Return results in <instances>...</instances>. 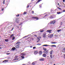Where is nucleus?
Returning a JSON list of instances; mask_svg holds the SVG:
<instances>
[{
  "label": "nucleus",
  "mask_w": 65,
  "mask_h": 65,
  "mask_svg": "<svg viewBox=\"0 0 65 65\" xmlns=\"http://www.w3.org/2000/svg\"><path fill=\"white\" fill-rule=\"evenodd\" d=\"M41 38V37L40 36H38V39H39V38Z\"/></svg>",
  "instance_id": "29"
},
{
  "label": "nucleus",
  "mask_w": 65,
  "mask_h": 65,
  "mask_svg": "<svg viewBox=\"0 0 65 65\" xmlns=\"http://www.w3.org/2000/svg\"><path fill=\"white\" fill-rule=\"evenodd\" d=\"M30 35H28L27 36H25V37H23V38H25V37H28V36H30Z\"/></svg>",
  "instance_id": "24"
},
{
  "label": "nucleus",
  "mask_w": 65,
  "mask_h": 65,
  "mask_svg": "<svg viewBox=\"0 0 65 65\" xmlns=\"http://www.w3.org/2000/svg\"><path fill=\"white\" fill-rule=\"evenodd\" d=\"M38 41H40V39H38Z\"/></svg>",
  "instance_id": "54"
},
{
  "label": "nucleus",
  "mask_w": 65,
  "mask_h": 65,
  "mask_svg": "<svg viewBox=\"0 0 65 65\" xmlns=\"http://www.w3.org/2000/svg\"><path fill=\"white\" fill-rule=\"evenodd\" d=\"M39 42V41H38H38H37V42Z\"/></svg>",
  "instance_id": "61"
},
{
  "label": "nucleus",
  "mask_w": 65,
  "mask_h": 65,
  "mask_svg": "<svg viewBox=\"0 0 65 65\" xmlns=\"http://www.w3.org/2000/svg\"><path fill=\"white\" fill-rule=\"evenodd\" d=\"M50 13H48L47 14H46V15H48H48H50Z\"/></svg>",
  "instance_id": "49"
},
{
  "label": "nucleus",
  "mask_w": 65,
  "mask_h": 65,
  "mask_svg": "<svg viewBox=\"0 0 65 65\" xmlns=\"http://www.w3.org/2000/svg\"><path fill=\"white\" fill-rule=\"evenodd\" d=\"M39 7H40V8H41V5H39Z\"/></svg>",
  "instance_id": "42"
},
{
  "label": "nucleus",
  "mask_w": 65,
  "mask_h": 65,
  "mask_svg": "<svg viewBox=\"0 0 65 65\" xmlns=\"http://www.w3.org/2000/svg\"><path fill=\"white\" fill-rule=\"evenodd\" d=\"M53 35H54L53 34H51L49 36L50 37H53Z\"/></svg>",
  "instance_id": "19"
},
{
  "label": "nucleus",
  "mask_w": 65,
  "mask_h": 65,
  "mask_svg": "<svg viewBox=\"0 0 65 65\" xmlns=\"http://www.w3.org/2000/svg\"><path fill=\"white\" fill-rule=\"evenodd\" d=\"M56 20H54L53 21H52L50 22L51 25H53L54 24L56 23Z\"/></svg>",
  "instance_id": "1"
},
{
  "label": "nucleus",
  "mask_w": 65,
  "mask_h": 65,
  "mask_svg": "<svg viewBox=\"0 0 65 65\" xmlns=\"http://www.w3.org/2000/svg\"><path fill=\"white\" fill-rule=\"evenodd\" d=\"M49 18L50 19H53V16L51 15L50 17H49Z\"/></svg>",
  "instance_id": "10"
},
{
  "label": "nucleus",
  "mask_w": 65,
  "mask_h": 65,
  "mask_svg": "<svg viewBox=\"0 0 65 65\" xmlns=\"http://www.w3.org/2000/svg\"><path fill=\"white\" fill-rule=\"evenodd\" d=\"M3 9H2V11H3Z\"/></svg>",
  "instance_id": "57"
},
{
  "label": "nucleus",
  "mask_w": 65,
  "mask_h": 65,
  "mask_svg": "<svg viewBox=\"0 0 65 65\" xmlns=\"http://www.w3.org/2000/svg\"><path fill=\"white\" fill-rule=\"evenodd\" d=\"M43 56L44 57H46V54H44L43 55Z\"/></svg>",
  "instance_id": "21"
},
{
  "label": "nucleus",
  "mask_w": 65,
  "mask_h": 65,
  "mask_svg": "<svg viewBox=\"0 0 65 65\" xmlns=\"http://www.w3.org/2000/svg\"><path fill=\"white\" fill-rule=\"evenodd\" d=\"M7 55H9L10 54V53H7Z\"/></svg>",
  "instance_id": "55"
},
{
  "label": "nucleus",
  "mask_w": 65,
  "mask_h": 65,
  "mask_svg": "<svg viewBox=\"0 0 65 65\" xmlns=\"http://www.w3.org/2000/svg\"><path fill=\"white\" fill-rule=\"evenodd\" d=\"M44 58H42L41 59H40V61H44Z\"/></svg>",
  "instance_id": "23"
},
{
  "label": "nucleus",
  "mask_w": 65,
  "mask_h": 65,
  "mask_svg": "<svg viewBox=\"0 0 65 65\" xmlns=\"http://www.w3.org/2000/svg\"><path fill=\"white\" fill-rule=\"evenodd\" d=\"M53 50H51V51L50 52V54L51 55H52V54H53Z\"/></svg>",
  "instance_id": "20"
},
{
  "label": "nucleus",
  "mask_w": 65,
  "mask_h": 65,
  "mask_svg": "<svg viewBox=\"0 0 65 65\" xmlns=\"http://www.w3.org/2000/svg\"><path fill=\"white\" fill-rule=\"evenodd\" d=\"M30 48H32V46H30Z\"/></svg>",
  "instance_id": "52"
},
{
  "label": "nucleus",
  "mask_w": 65,
  "mask_h": 65,
  "mask_svg": "<svg viewBox=\"0 0 65 65\" xmlns=\"http://www.w3.org/2000/svg\"><path fill=\"white\" fill-rule=\"evenodd\" d=\"M48 15H46L44 17V19H47V18H48Z\"/></svg>",
  "instance_id": "4"
},
{
  "label": "nucleus",
  "mask_w": 65,
  "mask_h": 65,
  "mask_svg": "<svg viewBox=\"0 0 65 65\" xmlns=\"http://www.w3.org/2000/svg\"><path fill=\"white\" fill-rule=\"evenodd\" d=\"M61 31H62V29H59V30H57V32H60Z\"/></svg>",
  "instance_id": "15"
},
{
  "label": "nucleus",
  "mask_w": 65,
  "mask_h": 65,
  "mask_svg": "<svg viewBox=\"0 0 65 65\" xmlns=\"http://www.w3.org/2000/svg\"><path fill=\"white\" fill-rule=\"evenodd\" d=\"M21 43V42H18L17 43H17Z\"/></svg>",
  "instance_id": "44"
},
{
  "label": "nucleus",
  "mask_w": 65,
  "mask_h": 65,
  "mask_svg": "<svg viewBox=\"0 0 65 65\" xmlns=\"http://www.w3.org/2000/svg\"><path fill=\"white\" fill-rule=\"evenodd\" d=\"M57 14H60V13H61V12H57Z\"/></svg>",
  "instance_id": "36"
},
{
  "label": "nucleus",
  "mask_w": 65,
  "mask_h": 65,
  "mask_svg": "<svg viewBox=\"0 0 65 65\" xmlns=\"http://www.w3.org/2000/svg\"><path fill=\"white\" fill-rule=\"evenodd\" d=\"M42 0H38L37 2V3H38V2H40V1H42Z\"/></svg>",
  "instance_id": "33"
},
{
  "label": "nucleus",
  "mask_w": 65,
  "mask_h": 65,
  "mask_svg": "<svg viewBox=\"0 0 65 65\" xmlns=\"http://www.w3.org/2000/svg\"><path fill=\"white\" fill-rule=\"evenodd\" d=\"M42 51H40L39 52V54L40 55H41L42 54Z\"/></svg>",
  "instance_id": "11"
},
{
  "label": "nucleus",
  "mask_w": 65,
  "mask_h": 65,
  "mask_svg": "<svg viewBox=\"0 0 65 65\" xmlns=\"http://www.w3.org/2000/svg\"><path fill=\"white\" fill-rule=\"evenodd\" d=\"M5 41H7H7H8V39H6L5 40Z\"/></svg>",
  "instance_id": "30"
},
{
  "label": "nucleus",
  "mask_w": 65,
  "mask_h": 65,
  "mask_svg": "<svg viewBox=\"0 0 65 65\" xmlns=\"http://www.w3.org/2000/svg\"><path fill=\"white\" fill-rule=\"evenodd\" d=\"M14 29V27H12L11 30V31H12V30H13Z\"/></svg>",
  "instance_id": "40"
},
{
  "label": "nucleus",
  "mask_w": 65,
  "mask_h": 65,
  "mask_svg": "<svg viewBox=\"0 0 65 65\" xmlns=\"http://www.w3.org/2000/svg\"><path fill=\"white\" fill-rule=\"evenodd\" d=\"M29 6H30V4H28L27 6V8H28V7H29Z\"/></svg>",
  "instance_id": "25"
},
{
  "label": "nucleus",
  "mask_w": 65,
  "mask_h": 65,
  "mask_svg": "<svg viewBox=\"0 0 65 65\" xmlns=\"http://www.w3.org/2000/svg\"><path fill=\"white\" fill-rule=\"evenodd\" d=\"M37 45H41V44L40 43H38V44H37Z\"/></svg>",
  "instance_id": "31"
},
{
  "label": "nucleus",
  "mask_w": 65,
  "mask_h": 65,
  "mask_svg": "<svg viewBox=\"0 0 65 65\" xmlns=\"http://www.w3.org/2000/svg\"><path fill=\"white\" fill-rule=\"evenodd\" d=\"M21 58H22V59H24V56H21Z\"/></svg>",
  "instance_id": "35"
},
{
  "label": "nucleus",
  "mask_w": 65,
  "mask_h": 65,
  "mask_svg": "<svg viewBox=\"0 0 65 65\" xmlns=\"http://www.w3.org/2000/svg\"><path fill=\"white\" fill-rule=\"evenodd\" d=\"M49 45H46H46H43V46H49Z\"/></svg>",
  "instance_id": "18"
},
{
  "label": "nucleus",
  "mask_w": 65,
  "mask_h": 65,
  "mask_svg": "<svg viewBox=\"0 0 65 65\" xmlns=\"http://www.w3.org/2000/svg\"><path fill=\"white\" fill-rule=\"evenodd\" d=\"M58 5H60V4H59V3H58Z\"/></svg>",
  "instance_id": "59"
},
{
  "label": "nucleus",
  "mask_w": 65,
  "mask_h": 65,
  "mask_svg": "<svg viewBox=\"0 0 65 65\" xmlns=\"http://www.w3.org/2000/svg\"><path fill=\"white\" fill-rule=\"evenodd\" d=\"M51 13H54V10H53L51 9Z\"/></svg>",
  "instance_id": "8"
},
{
  "label": "nucleus",
  "mask_w": 65,
  "mask_h": 65,
  "mask_svg": "<svg viewBox=\"0 0 65 65\" xmlns=\"http://www.w3.org/2000/svg\"><path fill=\"white\" fill-rule=\"evenodd\" d=\"M3 4H5V0H4L3 2Z\"/></svg>",
  "instance_id": "37"
},
{
  "label": "nucleus",
  "mask_w": 65,
  "mask_h": 65,
  "mask_svg": "<svg viewBox=\"0 0 65 65\" xmlns=\"http://www.w3.org/2000/svg\"><path fill=\"white\" fill-rule=\"evenodd\" d=\"M35 48H36V47H33V49H35Z\"/></svg>",
  "instance_id": "48"
},
{
  "label": "nucleus",
  "mask_w": 65,
  "mask_h": 65,
  "mask_svg": "<svg viewBox=\"0 0 65 65\" xmlns=\"http://www.w3.org/2000/svg\"><path fill=\"white\" fill-rule=\"evenodd\" d=\"M62 22H61L60 23V25H62Z\"/></svg>",
  "instance_id": "51"
},
{
  "label": "nucleus",
  "mask_w": 65,
  "mask_h": 65,
  "mask_svg": "<svg viewBox=\"0 0 65 65\" xmlns=\"http://www.w3.org/2000/svg\"><path fill=\"white\" fill-rule=\"evenodd\" d=\"M36 61L32 63V65H34L35 64H36Z\"/></svg>",
  "instance_id": "9"
},
{
  "label": "nucleus",
  "mask_w": 65,
  "mask_h": 65,
  "mask_svg": "<svg viewBox=\"0 0 65 65\" xmlns=\"http://www.w3.org/2000/svg\"><path fill=\"white\" fill-rule=\"evenodd\" d=\"M63 0V2H65V0Z\"/></svg>",
  "instance_id": "56"
},
{
  "label": "nucleus",
  "mask_w": 65,
  "mask_h": 65,
  "mask_svg": "<svg viewBox=\"0 0 65 65\" xmlns=\"http://www.w3.org/2000/svg\"><path fill=\"white\" fill-rule=\"evenodd\" d=\"M64 58H65V54H64Z\"/></svg>",
  "instance_id": "62"
},
{
  "label": "nucleus",
  "mask_w": 65,
  "mask_h": 65,
  "mask_svg": "<svg viewBox=\"0 0 65 65\" xmlns=\"http://www.w3.org/2000/svg\"><path fill=\"white\" fill-rule=\"evenodd\" d=\"M59 9H61V8H59Z\"/></svg>",
  "instance_id": "64"
},
{
  "label": "nucleus",
  "mask_w": 65,
  "mask_h": 65,
  "mask_svg": "<svg viewBox=\"0 0 65 65\" xmlns=\"http://www.w3.org/2000/svg\"><path fill=\"white\" fill-rule=\"evenodd\" d=\"M57 9H55V10H54V11H57Z\"/></svg>",
  "instance_id": "41"
},
{
  "label": "nucleus",
  "mask_w": 65,
  "mask_h": 65,
  "mask_svg": "<svg viewBox=\"0 0 65 65\" xmlns=\"http://www.w3.org/2000/svg\"><path fill=\"white\" fill-rule=\"evenodd\" d=\"M43 38H45L46 37V33L44 32L43 35Z\"/></svg>",
  "instance_id": "3"
},
{
  "label": "nucleus",
  "mask_w": 65,
  "mask_h": 65,
  "mask_svg": "<svg viewBox=\"0 0 65 65\" xmlns=\"http://www.w3.org/2000/svg\"><path fill=\"white\" fill-rule=\"evenodd\" d=\"M22 65H26V64H22Z\"/></svg>",
  "instance_id": "63"
},
{
  "label": "nucleus",
  "mask_w": 65,
  "mask_h": 65,
  "mask_svg": "<svg viewBox=\"0 0 65 65\" xmlns=\"http://www.w3.org/2000/svg\"><path fill=\"white\" fill-rule=\"evenodd\" d=\"M49 46H51V47H56V45H49Z\"/></svg>",
  "instance_id": "7"
},
{
  "label": "nucleus",
  "mask_w": 65,
  "mask_h": 65,
  "mask_svg": "<svg viewBox=\"0 0 65 65\" xmlns=\"http://www.w3.org/2000/svg\"><path fill=\"white\" fill-rule=\"evenodd\" d=\"M19 16H20V15H19V14H18V15H16V16L17 17H19Z\"/></svg>",
  "instance_id": "47"
},
{
  "label": "nucleus",
  "mask_w": 65,
  "mask_h": 65,
  "mask_svg": "<svg viewBox=\"0 0 65 65\" xmlns=\"http://www.w3.org/2000/svg\"><path fill=\"white\" fill-rule=\"evenodd\" d=\"M45 54H48V50H47L45 52Z\"/></svg>",
  "instance_id": "13"
},
{
  "label": "nucleus",
  "mask_w": 65,
  "mask_h": 65,
  "mask_svg": "<svg viewBox=\"0 0 65 65\" xmlns=\"http://www.w3.org/2000/svg\"><path fill=\"white\" fill-rule=\"evenodd\" d=\"M52 30H47L46 32H49V33H51V31H52Z\"/></svg>",
  "instance_id": "6"
},
{
  "label": "nucleus",
  "mask_w": 65,
  "mask_h": 65,
  "mask_svg": "<svg viewBox=\"0 0 65 65\" xmlns=\"http://www.w3.org/2000/svg\"><path fill=\"white\" fill-rule=\"evenodd\" d=\"M24 14H27V12H24Z\"/></svg>",
  "instance_id": "34"
},
{
  "label": "nucleus",
  "mask_w": 65,
  "mask_h": 65,
  "mask_svg": "<svg viewBox=\"0 0 65 65\" xmlns=\"http://www.w3.org/2000/svg\"><path fill=\"white\" fill-rule=\"evenodd\" d=\"M51 43L52 44H55V43H57V42H52Z\"/></svg>",
  "instance_id": "14"
},
{
  "label": "nucleus",
  "mask_w": 65,
  "mask_h": 65,
  "mask_svg": "<svg viewBox=\"0 0 65 65\" xmlns=\"http://www.w3.org/2000/svg\"><path fill=\"white\" fill-rule=\"evenodd\" d=\"M22 23H21L19 25H22Z\"/></svg>",
  "instance_id": "58"
},
{
  "label": "nucleus",
  "mask_w": 65,
  "mask_h": 65,
  "mask_svg": "<svg viewBox=\"0 0 65 65\" xmlns=\"http://www.w3.org/2000/svg\"><path fill=\"white\" fill-rule=\"evenodd\" d=\"M31 39L32 40H34V39L33 38H31Z\"/></svg>",
  "instance_id": "50"
},
{
  "label": "nucleus",
  "mask_w": 65,
  "mask_h": 65,
  "mask_svg": "<svg viewBox=\"0 0 65 65\" xmlns=\"http://www.w3.org/2000/svg\"><path fill=\"white\" fill-rule=\"evenodd\" d=\"M16 59H14L13 60L14 61H15V60H16Z\"/></svg>",
  "instance_id": "60"
},
{
  "label": "nucleus",
  "mask_w": 65,
  "mask_h": 65,
  "mask_svg": "<svg viewBox=\"0 0 65 65\" xmlns=\"http://www.w3.org/2000/svg\"><path fill=\"white\" fill-rule=\"evenodd\" d=\"M19 47H20L19 46V45H18L15 46V47H16V48H19Z\"/></svg>",
  "instance_id": "17"
},
{
  "label": "nucleus",
  "mask_w": 65,
  "mask_h": 65,
  "mask_svg": "<svg viewBox=\"0 0 65 65\" xmlns=\"http://www.w3.org/2000/svg\"><path fill=\"white\" fill-rule=\"evenodd\" d=\"M31 12L33 14H34V11H31Z\"/></svg>",
  "instance_id": "43"
},
{
  "label": "nucleus",
  "mask_w": 65,
  "mask_h": 65,
  "mask_svg": "<svg viewBox=\"0 0 65 65\" xmlns=\"http://www.w3.org/2000/svg\"><path fill=\"white\" fill-rule=\"evenodd\" d=\"M16 22L17 23H19V20H16Z\"/></svg>",
  "instance_id": "16"
},
{
  "label": "nucleus",
  "mask_w": 65,
  "mask_h": 65,
  "mask_svg": "<svg viewBox=\"0 0 65 65\" xmlns=\"http://www.w3.org/2000/svg\"><path fill=\"white\" fill-rule=\"evenodd\" d=\"M34 53L35 54H37L38 53V51H35L34 52Z\"/></svg>",
  "instance_id": "22"
},
{
  "label": "nucleus",
  "mask_w": 65,
  "mask_h": 65,
  "mask_svg": "<svg viewBox=\"0 0 65 65\" xmlns=\"http://www.w3.org/2000/svg\"><path fill=\"white\" fill-rule=\"evenodd\" d=\"M12 40H13L14 39H15V38L14 37H12Z\"/></svg>",
  "instance_id": "38"
},
{
  "label": "nucleus",
  "mask_w": 65,
  "mask_h": 65,
  "mask_svg": "<svg viewBox=\"0 0 65 65\" xmlns=\"http://www.w3.org/2000/svg\"><path fill=\"white\" fill-rule=\"evenodd\" d=\"M7 62H8V60H5V61H3L2 62V63H6Z\"/></svg>",
  "instance_id": "5"
},
{
  "label": "nucleus",
  "mask_w": 65,
  "mask_h": 65,
  "mask_svg": "<svg viewBox=\"0 0 65 65\" xmlns=\"http://www.w3.org/2000/svg\"><path fill=\"white\" fill-rule=\"evenodd\" d=\"M63 51H65V47L63 49Z\"/></svg>",
  "instance_id": "46"
},
{
  "label": "nucleus",
  "mask_w": 65,
  "mask_h": 65,
  "mask_svg": "<svg viewBox=\"0 0 65 65\" xmlns=\"http://www.w3.org/2000/svg\"><path fill=\"white\" fill-rule=\"evenodd\" d=\"M26 55V53H23L22 54V55H23V56H25Z\"/></svg>",
  "instance_id": "32"
},
{
  "label": "nucleus",
  "mask_w": 65,
  "mask_h": 65,
  "mask_svg": "<svg viewBox=\"0 0 65 65\" xmlns=\"http://www.w3.org/2000/svg\"><path fill=\"white\" fill-rule=\"evenodd\" d=\"M35 36H36V37H37V35H34Z\"/></svg>",
  "instance_id": "53"
},
{
  "label": "nucleus",
  "mask_w": 65,
  "mask_h": 65,
  "mask_svg": "<svg viewBox=\"0 0 65 65\" xmlns=\"http://www.w3.org/2000/svg\"><path fill=\"white\" fill-rule=\"evenodd\" d=\"M56 1H55V4H56V6L57 7V0H55Z\"/></svg>",
  "instance_id": "28"
},
{
  "label": "nucleus",
  "mask_w": 65,
  "mask_h": 65,
  "mask_svg": "<svg viewBox=\"0 0 65 65\" xmlns=\"http://www.w3.org/2000/svg\"><path fill=\"white\" fill-rule=\"evenodd\" d=\"M50 57H51V59H52V55H50Z\"/></svg>",
  "instance_id": "45"
},
{
  "label": "nucleus",
  "mask_w": 65,
  "mask_h": 65,
  "mask_svg": "<svg viewBox=\"0 0 65 65\" xmlns=\"http://www.w3.org/2000/svg\"><path fill=\"white\" fill-rule=\"evenodd\" d=\"M43 31H44V30H42L40 31V32H43Z\"/></svg>",
  "instance_id": "39"
},
{
  "label": "nucleus",
  "mask_w": 65,
  "mask_h": 65,
  "mask_svg": "<svg viewBox=\"0 0 65 65\" xmlns=\"http://www.w3.org/2000/svg\"><path fill=\"white\" fill-rule=\"evenodd\" d=\"M12 51H14V50H15V47H13L12 49Z\"/></svg>",
  "instance_id": "12"
},
{
  "label": "nucleus",
  "mask_w": 65,
  "mask_h": 65,
  "mask_svg": "<svg viewBox=\"0 0 65 65\" xmlns=\"http://www.w3.org/2000/svg\"><path fill=\"white\" fill-rule=\"evenodd\" d=\"M43 50H45V51L46 50V48L44 47H43Z\"/></svg>",
  "instance_id": "27"
},
{
  "label": "nucleus",
  "mask_w": 65,
  "mask_h": 65,
  "mask_svg": "<svg viewBox=\"0 0 65 65\" xmlns=\"http://www.w3.org/2000/svg\"><path fill=\"white\" fill-rule=\"evenodd\" d=\"M13 34H12L10 36V37H11H11H13Z\"/></svg>",
  "instance_id": "26"
},
{
  "label": "nucleus",
  "mask_w": 65,
  "mask_h": 65,
  "mask_svg": "<svg viewBox=\"0 0 65 65\" xmlns=\"http://www.w3.org/2000/svg\"><path fill=\"white\" fill-rule=\"evenodd\" d=\"M32 19H36V20H35V21H36L37 20H39V18L36 17H32Z\"/></svg>",
  "instance_id": "2"
}]
</instances>
